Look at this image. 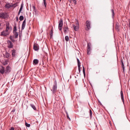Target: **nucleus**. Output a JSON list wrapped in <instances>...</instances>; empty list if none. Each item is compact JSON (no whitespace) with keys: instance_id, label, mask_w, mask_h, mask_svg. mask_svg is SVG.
<instances>
[{"instance_id":"1","label":"nucleus","mask_w":130,"mask_h":130,"mask_svg":"<svg viewBox=\"0 0 130 130\" xmlns=\"http://www.w3.org/2000/svg\"><path fill=\"white\" fill-rule=\"evenodd\" d=\"M63 25V20L62 19H60L59 21L58 25V29L59 30H61Z\"/></svg>"},{"instance_id":"2","label":"nucleus","mask_w":130,"mask_h":130,"mask_svg":"<svg viewBox=\"0 0 130 130\" xmlns=\"http://www.w3.org/2000/svg\"><path fill=\"white\" fill-rule=\"evenodd\" d=\"M9 31L6 30L1 32V35L2 36H5L8 35L9 34Z\"/></svg>"},{"instance_id":"3","label":"nucleus","mask_w":130,"mask_h":130,"mask_svg":"<svg viewBox=\"0 0 130 130\" xmlns=\"http://www.w3.org/2000/svg\"><path fill=\"white\" fill-rule=\"evenodd\" d=\"M7 17V13L5 12H1L0 13V18H5Z\"/></svg>"},{"instance_id":"4","label":"nucleus","mask_w":130,"mask_h":130,"mask_svg":"<svg viewBox=\"0 0 130 130\" xmlns=\"http://www.w3.org/2000/svg\"><path fill=\"white\" fill-rule=\"evenodd\" d=\"M11 68L10 67L8 66L6 67L5 70V73L6 74H8L11 71Z\"/></svg>"},{"instance_id":"5","label":"nucleus","mask_w":130,"mask_h":130,"mask_svg":"<svg viewBox=\"0 0 130 130\" xmlns=\"http://www.w3.org/2000/svg\"><path fill=\"white\" fill-rule=\"evenodd\" d=\"M57 84L56 82V83H55V85H53V87L52 90L53 93H54L56 92L57 89ZM51 90L52 91V90Z\"/></svg>"},{"instance_id":"6","label":"nucleus","mask_w":130,"mask_h":130,"mask_svg":"<svg viewBox=\"0 0 130 130\" xmlns=\"http://www.w3.org/2000/svg\"><path fill=\"white\" fill-rule=\"evenodd\" d=\"M86 26L87 27L85 28L86 30H88L90 28V21H86Z\"/></svg>"},{"instance_id":"7","label":"nucleus","mask_w":130,"mask_h":130,"mask_svg":"<svg viewBox=\"0 0 130 130\" xmlns=\"http://www.w3.org/2000/svg\"><path fill=\"white\" fill-rule=\"evenodd\" d=\"M34 49L36 51H38L39 49V46L37 44H35L34 45Z\"/></svg>"},{"instance_id":"8","label":"nucleus","mask_w":130,"mask_h":130,"mask_svg":"<svg viewBox=\"0 0 130 130\" xmlns=\"http://www.w3.org/2000/svg\"><path fill=\"white\" fill-rule=\"evenodd\" d=\"M63 32L65 34L66 33L67 31H69V29L67 26H64V27L63 28Z\"/></svg>"},{"instance_id":"9","label":"nucleus","mask_w":130,"mask_h":130,"mask_svg":"<svg viewBox=\"0 0 130 130\" xmlns=\"http://www.w3.org/2000/svg\"><path fill=\"white\" fill-rule=\"evenodd\" d=\"M10 27L9 26V22H7L6 24V30L9 31Z\"/></svg>"},{"instance_id":"10","label":"nucleus","mask_w":130,"mask_h":130,"mask_svg":"<svg viewBox=\"0 0 130 130\" xmlns=\"http://www.w3.org/2000/svg\"><path fill=\"white\" fill-rule=\"evenodd\" d=\"M76 25H75L74 24H73V27L75 31H77L78 29V24H76Z\"/></svg>"},{"instance_id":"11","label":"nucleus","mask_w":130,"mask_h":130,"mask_svg":"<svg viewBox=\"0 0 130 130\" xmlns=\"http://www.w3.org/2000/svg\"><path fill=\"white\" fill-rule=\"evenodd\" d=\"M5 7L6 8L9 9L11 7H12V5L9 3H7L5 6Z\"/></svg>"},{"instance_id":"12","label":"nucleus","mask_w":130,"mask_h":130,"mask_svg":"<svg viewBox=\"0 0 130 130\" xmlns=\"http://www.w3.org/2000/svg\"><path fill=\"white\" fill-rule=\"evenodd\" d=\"M26 20L25 19L23 22L22 26V30H23L26 24Z\"/></svg>"},{"instance_id":"13","label":"nucleus","mask_w":130,"mask_h":130,"mask_svg":"<svg viewBox=\"0 0 130 130\" xmlns=\"http://www.w3.org/2000/svg\"><path fill=\"white\" fill-rule=\"evenodd\" d=\"M5 70L3 66L2 67V68L0 69V72L3 74L5 72Z\"/></svg>"},{"instance_id":"14","label":"nucleus","mask_w":130,"mask_h":130,"mask_svg":"<svg viewBox=\"0 0 130 130\" xmlns=\"http://www.w3.org/2000/svg\"><path fill=\"white\" fill-rule=\"evenodd\" d=\"M8 47L10 48H11L13 47V45L12 42L10 41H9L8 42Z\"/></svg>"},{"instance_id":"15","label":"nucleus","mask_w":130,"mask_h":130,"mask_svg":"<svg viewBox=\"0 0 130 130\" xmlns=\"http://www.w3.org/2000/svg\"><path fill=\"white\" fill-rule=\"evenodd\" d=\"M121 99H122V101H123V103H124V98H123V93L122 91H121Z\"/></svg>"},{"instance_id":"16","label":"nucleus","mask_w":130,"mask_h":130,"mask_svg":"<svg viewBox=\"0 0 130 130\" xmlns=\"http://www.w3.org/2000/svg\"><path fill=\"white\" fill-rule=\"evenodd\" d=\"M23 4H22L21 7L20 9V10H19V11L18 12V15H19L20 14V13L21 12V11L22 10V9H23Z\"/></svg>"},{"instance_id":"17","label":"nucleus","mask_w":130,"mask_h":130,"mask_svg":"<svg viewBox=\"0 0 130 130\" xmlns=\"http://www.w3.org/2000/svg\"><path fill=\"white\" fill-rule=\"evenodd\" d=\"M91 50V47H87V53L88 55H89L90 53V51Z\"/></svg>"},{"instance_id":"18","label":"nucleus","mask_w":130,"mask_h":130,"mask_svg":"<svg viewBox=\"0 0 130 130\" xmlns=\"http://www.w3.org/2000/svg\"><path fill=\"white\" fill-rule=\"evenodd\" d=\"M15 50H13L12 51V55L13 57L15 55Z\"/></svg>"},{"instance_id":"19","label":"nucleus","mask_w":130,"mask_h":130,"mask_svg":"<svg viewBox=\"0 0 130 130\" xmlns=\"http://www.w3.org/2000/svg\"><path fill=\"white\" fill-rule=\"evenodd\" d=\"M38 60L36 59H35L33 61V63H35L36 64H37L38 63Z\"/></svg>"},{"instance_id":"20","label":"nucleus","mask_w":130,"mask_h":130,"mask_svg":"<svg viewBox=\"0 0 130 130\" xmlns=\"http://www.w3.org/2000/svg\"><path fill=\"white\" fill-rule=\"evenodd\" d=\"M14 34V37L15 38H17L18 36V33L17 32H15V33H13Z\"/></svg>"},{"instance_id":"21","label":"nucleus","mask_w":130,"mask_h":130,"mask_svg":"<svg viewBox=\"0 0 130 130\" xmlns=\"http://www.w3.org/2000/svg\"><path fill=\"white\" fill-rule=\"evenodd\" d=\"M33 108L34 110H36V108L35 107V106L33 104H31L30 105Z\"/></svg>"},{"instance_id":"22","label":"nucleus","mask_w":130,"mask_h":130,"mask_svg":"<svg viewBox=\"0 0 130 130\" xmlns=\"http://www.w3.org/2000/svg\"><path fill=\"white\" fill-rule=\"evenodd\" d=\"M24 17L23 16L21 15L20 16L19 19L20 21H22L23 20Z\"/></svg>"},{"instance_id":"23","label":"nucleus","mask_w":130,"mask_h":130,"mask_svg":"<svg viewBox=\"0 0 130 130\" xmlns=\"http://www.w3.org/2000/svg\"><path fill=\"white\" fill-rule=\"evenodd\" d=\"M18 3H15L14 4L12 5V7H13L14 8L15 7L17 6H18Z\"/></svg>"},{"instance_id":"24","label":"nucleus","mask_w":130,"mask_h":130,"mask_svg":"<svg viewBox=\"0 0 130 130\" xmlns=\"http://www.w3.org/2000/svg\"><path fill=\"white\" fill-rule=\"evenodd\" d=\"M116 29L117 31H119V27L118 25H116Z\"/></svg>"},{"instance_id":"25","label":"nucleus","mask_w":130,"mask_h":130,"mask_svg":"<svg viewBox=\"0 0 130 130\" xmlns=\"http://www.w3.org/2000/svg\"><path fill=\"white\" fill-rule=\"evenodd\" d=\"M6 58H8L10 56V54L7 52H6Z\"/></svg>"},{"instance_id":"26","label":"nucleus","mask_w":130,"mask_h":130,"mask_svg":"<svg viewBox=\"0 0 130 130\" xmlns=\"http://www.w3.org/2000/svg\"><path fill=\"white\" fill-rule=\"evenodd\" d=\"M65 39L66 41H68L69 40V38L68 36H66L65 37Z\"/></svg>"},{"instance_id":"27","label":"nucleus","mask_w":130,"mask_h":130,"mask_svg":"<svg viewBox=\"0 0 130 130\" xmlns=\"http://www.w3.org/2000/svg\"><path fill=\"white\" fill-rule=\"evenodd\" d=\"M83 73L84 74V76L85 75V69L84 67V66H83Z\"/></svg>"},{"instance_id":"28","label":"nucleus","mask_w":130,"mask_h":130,"mask_svg":"<svg viewBox=\"0 0 130 130\" xmlns=\"http://www.w3.org/2000/svg\"><path fill=\"white\" fill-rule=\"evenodd\" d=\"M43 3L45 8L46 7L47 4L46 2V0H43Z\"/></svg>"},{"instance_id":"29","label":"nucleus","mask_w":130,"mask_h":130,"mask_svg":"<svg viewBox=\"0 0 130 130\" xmlns=\"http://www.w3.org/2000/svg\"><path fill=\"white\" fill-rule=\"evenodd\" d=\"M17 29L15 27H14L13 28V33L16 32Z\"/></svg>"},{"instance_id":"30","label":"nucleus","mask_w":130,"mask_h":130,"mask_svg":"<svg viewBox=\"0 0 130 130\" xmlns=\"http://www.w3.org/2000/svg\"><path fill=\"white\" fill-rule=\"evenodd\" d=\"M78 66L79 72L80 73V65H79H79H78Z\"/></svg>"},{"instance_id":"31","label":"nucleus","mask_w":130,"mask_h":130,"mask_svg":"<svg viewBox=\"0 0 130 130\" xmlns=\"http://www.w3.org/2000/svg\"><path fill=\"white\" fill-rule=\"evenodd\" d=\"M66 114H67V119H69V121H71L70 119L69 118V116L68 114L67 113H66Z\"/></svg>"},{"instance_id":"32","label":"nucleus","mask_w":130,"mask_h":130,"mask_svg":"<svg viewBox=\"0 0 130 130\" xmlns=\"http://www.w3.org/2000/svg\"><path fill=\"white\" fill-rule=\"evenodd\" d=\"M111 11L112 13V15L113 17L114 16V10L113 9L111 10Z\"/></svg>"},{"instance_id":"33","label":"nucleus","mask_w":130,"mask_h":130,"mask_svg":"<svg viewBox=\"0 0 130 130\" xmlns=\"http://www.w3.org/2000/svg\"><path fill=\"white\" fill-rule=\"evenodd\" d=\"M25 125L26 126L29 127L30 126V125L29 124H28L26 122Z\"/></svg>"},{"instance_id":"34","label":"nucleus","mask_w":130,"mask_h":130,"mask_svg":"<svg viewBox=\"0 0 130 130\" xmlns=\"http://www.w3.org/2000/svg\"><path fill=\"white\" fill-rule=\"evenodd\" d=\"M77 63H78V66L79 65H79H80V61H79V59L78 58H77Z\"/></svg>"},{"instance_id":"35","label":"nucleus","mask_w":130,"mask_h":130,"mask_svg":"<svg viewBox=\"0 0 130 130\" xmlns=\"http://www.w3.org/2000/svg\"><path fill=\"white\" fill-rule=\"evenodd\" d=\"M91 44L90 43H88L87 47H91Z\"/></svg>"},{"instance_id":"36","label":"nucleus","mask_w":130,"mask_h":130,"mask_svg":"<svg viewBox=\"0 0 130 130\" xmlns=\"http://www.w3.org/2000/svg\"><path fill=\"white\" fill-rule=\"evenodd\" d=\"M72 1L73 2V3H74L75 4H76V0H72Z\"/></svg>"},{"instance_id":"37","label":"nucleus","mask_w":130,"mask_h":130,"mask_svg":"<svg viewBox=\"0 0 130 130\" xmlns=\"http://www.w3.org/2000/svg\"><path fill=\"white\" fill-rule=\"evenodd\" d=\"M89 113L90 116H91L92 115V112L91 110L90 109V110Z\"/></svg>"},{"instance_id":"38","label":"nucleus","mask_w":130,"mask_h":130,"mask_svg":"<svg viewBox=\"0 0 130 130\" xmlns=\"http://www.w3.org/2000/svg\"><path fill=\"white\" fill-rule=\"evenodd\" d=\"M122 67V69H123V72L124 73V72H125V68H124V67Z\"/></svg>"},{"instance_id":"39","label":"nucleus","mask_w":130,"mask_h":130,"mask_svg":"<svg viewBox=\"0 0 130 130\" xmlns=\"http://www.w3.org/2000/svg\"><path fill=\"white\" fill-rule=\"evenodd\" d=\"M122 67H124V63L122 61Z\"/></svg>"},{"instance_id":"40","label":"nucleus","mask_w":130,"mask_h":130,"mask_svg":"<svg viewBox=\"0 0 130 130\" xmlns=\"http://www.w3.org/2000/svg\"><path fill=\"white\" fill-rule=\"evenodd\" d=\"M14 128L13 127H12L10 129V130H14Z\"/></svg>"},{"instance_id":"41","label":"nucleus","mask_w":130,"mask_h":130,"mask_svg":"<svg viewBox=\"0 0 130 130\" xmlns=\"http://www.w3.org/2000/svg\"><path fill=\"white\" fill-rule=\"evenodd\" d=\"M32 8H33V9L34 10H35V7L34 6H32Z\"/></svg>"},{"instance_id":"42","label":"nucleus","mask_w":130,"mask_h":130,"mask_svg":"<svg viewBox=\"0 0 130 130\" xmlns=\"http://www.w3.org/2000/svg\"><path fill=\"white\" fill-rule=\"evenodd\" d=\"M129 27H130V21H129Z\"/></svg>"},{"instance_id":"43","label":"nucleus","mask_w":130,"mask_h":130,"mask_svg":"<svg viewBox=\"0 0 130 130\" xmlns=\"http://www.w3.org/2000/svg\"><path fill=\"white\" fill-rule=\"evenodd\" d=\"M15 111V109H13L12 110V112H14Z\"/></svg>"},{"instance_id":"44","label":"nucleus","mask_w":130,"mask_h":130,"mask_svg":"<svg viewBox=\"0 0 130 130\" xmlns=\"http://www.w3.org/2000/svg\"><path fill=\"white\" fill-rule=\"evenodd\" d=\"M17 21H18V19L17 17Z\"/></svg>"},{"instance_id":"45","label":"nucleus","mask_w":130,"mask_h":130,"mask_svg":"<svg viewBox=\"0 0 130 130\" xmlns=\"http://www.w3.org/2000/svg\"><path fill=\"white\" fill-rule=\"evenodd\" d=\"M53 29H51V31H52V32H53Z\"/></svg>"},{"instance_id":"46","label":"nucleus","mask_w":130,"mask_h":130,"mask_svg":"<svg viewBox=\"0 0 130 130\" xmlns=\"http://www.w3.org/2000/svg\"><path fill=\"white\" fill-rule=\"evenodd\" d=\"M102 57H105V55H104Z\"/></svg>"},{"instance_id":"47","label":"nucleus","mask_w":130,"mask_h":130,"mask_svg":"<svg viewBox=\"0 0 130 130\" xmlns=\"http://www.w3.org/2000/svg\"><path fill=\"white\" fill-rule=\"evenodd\" d=\"M61 0H60V1H61Z\"/></svg>"}]
</instances>
